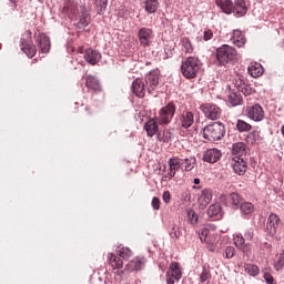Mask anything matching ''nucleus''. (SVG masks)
Returning <instances> with one entry per match:
<instances>
[{
    "instance_id": "obj_1",
    "label": "nucleus",
    "mask_w": 284,
    "mask_h": 284,
    "mask_svg": "<svg viewBox=\"0 0 284 284\" xmlns=\"http://www.w3.org/2000/svg\"><path fill=\"white\" fill-rule=\"evenodd\" d=\"M83 0H69L65 2L64 10L72 14V17L80 14V26L88 28V26H90V11H88L85 4H79Z\"/></svg>"
},
{
    "instance_id": "obj_2",
    "label": "nucleus",
    "mask_w": 284,
    "mask_h": 284,
    "mask_svg": "<svg viewBox=\"0 0 284 284\" xmlns=\"http://www.w3.org/2000/svg\"><path fill=\"white\" fill-rule=\"evenodd\" d=\"M237 59L236 49L229 44H223L216 49V65H227V63H234Z\"/></svg>"
},
{
    "instance_id": "obj_3",
    "label": "nucleus",
    "mask_w": 284,
    "mask_h": 284,
    "mask_svg": "<svg viewBox=\"0 0 284 284\" xmlns=\"http://www.w3.org/2000/svg\"><path fill=\"white\" fill-rule=\"evenodd\" d=\"M223 136H225V125H223L221 122H214L203 129V139H205V141H210L211 143L221 141Z\"/></svg>"
},
{
    "instance_id": "obj_4",
    "label": "nucleus",
    "mask_w": 284,
    "mask_h": 284,
    "mask_svg": "<svg viewBox=\"0 0 284 284\" xmlns=\"http://www.w3.org/2000/svg\"><path fill=\"white\" fill-rule=\"evenodd\" d=\"M201 70V61L197 58L189 57L182 62L181 72L185 79H194Z\"/></svg>"
},
{
    "instance_id": "obj_5",
    "label": "nucleus",
    "mask_w": 284,
    "mask_h": 284,
    "mask_svg": "<svg viewBox=\"0 0 284 284\" xmlns=\"http://www.w3.org/2000/svg\"><path fill=\"white\" fill-rule=\"evenodd\" d=\"M176 105L173 102H169L168 105L163 106L159 112V123L168 125L172 119H174Z\"/></svg>"
},
{
    "instance_id": "obj_6",
    "label": "nucleus",
    "mask_w": 284,
    "mask_h": 284,
    "mask_svg": "<svg viewBox=\"0 0 284 284\" xmlns=\"http://www.w3.org/2000/svg\"><path fill=\"white\" fill-rule=\"evenodd\" d=\"M140 45L143 48H150L152 39H154V31L150 28L143 27L138 32Z\"/></svg>"
},
{
    "instance_id": "obj_7",
    "label": "nucleus",
    "mask_w": 284,
    "mask_h": 284,
    "mask_svg": "<svg viewBox=\"0 0 284 284\" xmlns=\"http://www.w3.org/2000/svg\"><path fill=\"white\" fill-rule=\"evenodd\" d=\"M201 110L206 119H210L211 121H216L217 119H221V108H219L216 104H202Z\"/></svg>"
},
{
    "instance_id": "obj_8",
    "label": "nucleus",
    "mask_w": 284,
    "mask_h": 284,
    "mask_svg": "<svg viewBox=\"0 0 284 284\" xmlns=\"http://www.w3.org/2000/svg\"><path fill=\"white\" fill-rule=\"evenodd\" d=\"M278 225H281V217L274 213H271L266 222V232L268 236H276Z\"/></svg>"
},
{
    "instance_id": "obj_9",
    "label": "nucleus",
    "mask_w": 284,
    "mask_h": 284,
    "mask_svg": "<svg viewBox=\"0 0 284 284\" xmlns=\"http://www.w3.org/2000/svg\"><path fill=\"white\" fill-rule=\"evenodd\" d=\"M213 192L211 189H203L197 197V205L200 210H205L212 203Z\"/></svg>"
},
{
    "instance_id": "obj_10",
    "label": "nucleus",
    "mask_w": 284,
    "mask_h": 284,
    "mask_svg": "<svg viewBox=\"0 0 284 284\" xmlns=\"http://www.w3.org/2000/svg\"><path fill=\"white\" fill-rule=\"evenodd\" d=\"M247 116L252 121L260 122L265 119V111H263V106L260 104H254L253 106L248 108Z\"/></svg>"
},
{
    "instance_id": "obj_11",
    "label": "nucleus",
    "mask_w": 284,
    "mask_h": 284,
    "mask_svg": "<svg viewBox=\"0 0 284 284\" xmlns=\"http://www.w3.org/2000/svg\"><path fill=\"white\" fill-rule=\"evenodd\" d=\"M84 60L90 65H97V63L101 61V53L94 49L89 48L84 53Z\"/></svg>"
},
{
    "instance_id": "obj_12",
    "label": "nucleus",
    "mask_w": 284,
    "mask_h": 284,
    "mask_svg": "<svg viewBox=\"0 0 284 284\" xmlns=\"http://www.w3.org/2000/svg\"><path fill=\"white\" fill-rule=\"evenodd\" d=\"M233 170L239 176H243L247 172V162L243 158L233 159Z\"/></svg>"
},
{
    "instance_id": "obj_13",
    "label": "nucleus",
    "mask_w": 284,
    "mask_h": 284,
    "mask_svg": "<svg viewBox=\"0 0 284 284\" xmlns=\"http://www.w3.org/2000/svg\"><path fill=\"white\" fill-rule=\"evenodd\" d=\"M222 154L219 149H209L203 154V161L206 163H216L221 159Z\"/></svg>"
},
{
    "instance_id": "obj_14",
    "label": "nucleus",
    "mask_w": 284,
    "mask_h": 284,
    "mask_svg": "<svg viewBox=\"0 0 284 284\" xmlns=\"http://www.w3.org/2000/svg\"><path fill=\"white\" fill-rule=\"evenodd\" d=\"M181 165H183V162L179 158H171L169 160V179H174L176 172L181 170Z\"/></svg>"
},
{
    "instance_id": "obj_15",
    "label": "nucleus",
    "mask_w": 284,
    "mask_h": 284,
    "mask_svg": "<svg viewBox=\"0 0 284 284\" xmlns=\"http://www.w3.org/2000/svg\"><path fill=\"white\" fill-rule=\"evenodd\" d=\"M132 92L135 97L143 99L145 97V84L142 79H135L132 83Z\"/></svg>"
},
{
    "instance_id": "obj_16",
    "label": "nucleus",
    "mask_w": 284,
    "mask_h": 284,
    "mask_svg": "<svg viewBox=\"0 0 284 284\" xmlns=\"http://www.w3.org/2000/svg\"><path fill=\"white\" fill-rule=\"evenodd\" d=\"M233 14L237 17H244L247 14V4H245V0H235L233 4Z\"/></svg>"
},
{
    "instance_id": "obj_17",
    "label": "nucleus",
    "mask_w": 284,
    "mask_h": 284,
    "mask_svg": "<svg viewBox=\"0 0 284 284\" xmlns=\"http://www.w3.org/2000/svg\"><path fill=\"white\" fill-rule=\"evenodd\" d=\"M193 124H194V113L190 111L182 113V115L180 116L181 128H184V129L192 128Z\"/></svg>"
},
{
    "instance_id": "obj_18",
    "label": "nucleus",
    "mask_w": 284,
    "mask_h": 284,
    "mask_svg": "<svg viewBox=\"0 0 284 284\" xmlns=\"http://www.w3.org/2000/svg\"><path fill=\"white\" fill-rule=\"evenodd\" d=\"M145 265V258L143 257H135L134 260H132L131 262H129L125 266V270L128 272H136L139 270H141V267H143Z\"/></svg>"
},
{
    "instance_id": "obj_19",
    "label": "nucleus",
    "mask_w": 284,
    "mask_h": 284,
    "mask_svg": "<svg viewBox=\"0 0 284 284\" xmlns=\"http://www.w3.org/2000/svg\"><path fill=\"white\" fill-rule=\"evenodd\" d=\"M145 83L149 92L156 90V85H159V74L155 72H150L146 75Z\"/></svg>"
},
{
    "instance_id": "obj_20",
    "label": "nucleus",
    "mask_w": 284,
    "mask_h": 284,
    "mask_svg": "<svg viewBox=\"0 0 284 284\" xmlns=\"http://www.w3.org/2000/svg\"><path fill=\"white\" fill-rule=\"evenodd\" d=\"M232 154H235L240 159L247 155V145L244 142H235L232 145Z\"/></svg>"
},
{
    "instance_id": "obj_21",
    "label": "nucleus",
    "mask_w": 284,
    "mask_h": 284,
    "mask_svg": "<svg viewBox=\"0 0 284 284\" xmlns=\"http://www.w3.org/2000/svg\"><path fill=\"white\" fill-rule=\"evenodd\" d=\"M216 6L221 8L224 14L234 13V2H232V0H216Z\"/></svg>"
},
{
    "instance_id": "obj_22",
    "label": "nucleus",
    "mask_w": 284,
    "mask_h": 284,
    "mask_svg": "<svg viewBox=\"0 0 284 284\" xmlns=\"http://www.w3.org/2000/svg\"><path fill=\"white\" fill-rule=\"evenodd\" d=\"M231 41L236 48H243L245 45V36L241 30H234Z\"/></svg>"
},
{
    "instance_id": "obj_23",
    "label": "nucleus",
    "mask_w": 284,
    "mask_h": 284,
    "mask_svg": "<svg viewBox=\"0 0 284 284\" xmlns=\"http://www.w3.org/2000/svg\"><path fill=\"white\" fill-rule=\"evenodd\" d=\"M248 74L253 77V79H258V77L263 75V65L258 62H253L248 65Z\"/></svg>"
},
{
    "instance_id": "obj_24",
    "label": "nucleus",
    "mask_w": 284,
    "mask_h": 284,
    "mask_svg": "<svg viewBox=\"0 0 284 284\" xmlns=\"http://www.w3.org/2000/svg\"><path fill=\"white\" fill-rule=\"evenodd\" d=\"M144 130L146 131L148 136H154V134L159 132V124L156 123V120L150 119L145 123Z\"/></svg>"
},
{
    "instance_id": "obj_25",
    "label": "nucleus",
    "mask_w": 284,
    "mask_h": 284,
    "mask_svg": "<svg viewBox=\"0 0 284 284\" xmlns=\"http://www.w3.org/2000/svg\"><path fill=\"white\" fill-rule=\"evenodd\" d=\"M87 88L89 90H93L94 92H101V82L92 75H88L87 79Z\"/></svg>"
},
{
    "instance_id": "obj_26",
    "label": "nucleus",
    "mask_w": 284,
    "mask_h": 284,
    "mask_svg": "<svg viewBox=\"0 0 284 284\" xmlns=\"http://www.w3.org/2000/svg\"><path fill=\"white\" fill-rule=\"evenodd\" d=\"M159 0H145L143 8L148 14H154L159 10Z\"/></svg>"
},
{
    "instance_id": "obj_27",
    "label": "nucleus",
    "mask_w": 284,
    "mask_h": 284,
    "mask_svg": "<svg viewBox=\"0 0 284 284\" xmlns=\"http://www.w3.org/2000/svg\"><path fill=\"white\" fill-rule=\"evenodd\" d=\"M38 41L42 54H48L50 52V38L47 36H40Z\"/></svg>"
},
{
    "instance_id": "obj_28",
    "label": "nucleus",
    "mask_w": 284,
    "mask_h": 284,
    "mask_svg": "<svg viewBox=\"0 0 284 284\" xmlns=\"http://www.w3.org/2000/svg\"><path fill=\"white\" fill-rule=\"evenodd\" d=\"M170 272V276H172V278H174L175 281H181V276H183V273L181 272V267H179V263H171Z\"/></svg>"
},
{
    "instance_id": "obj_29",
    "label": "nucleus",
    "mask_w": 284,
    "mask_h": 284,
    "mask_svg": "<svg viewBox=\"0 0 284 284\" xmlns=\"http://www.w3.org/2000/svg\"><path fill=\"white\" fill-rule=\"evenodd\" d=\"M241 214L247 216L254 212V204L251 202H242L239 206Z\"/></svg>"
},
{
    "instance_id": "obj_30",
    "label": "nucleus",
    "mask_w": 284,
    "mask_h": 284,
    "mask_svg": "<svg viewBox=\"0 0 284 284\" xmlns=\"http://www.w3.org/2000/svg\"><path fill=\"white\" fill-rule=\"evenodd\" d=\"M211 225L204 226L199 233L200 240L202 243H210V236H212Z\"/></svg>"
},
{
    "instance_id": "obj_31",
    "label": "nucleus",
    "mask_w": 284,
    "mask_h": 284,
    "mask_svg": "<svg viewBox=\"0 0 284 284\" xmlns=\"http://www.w3.org/2000/svg\"><path fill=\"white\" fill-rule=\"evenodd\" d=\"M109 262L111 267H113V270H121V267H123V260H121V257L112 253L109 254Z\"/></svg>"
},
{
    "instance_id": "obj_32",
    "label": "nucleus",
    "mask_w": 284,
    "mask_h": 284,
    "mask_svg": "<svg viewBox=\"0 0 284 284\" xmlns=\"http://www.w3.org/2000/svg\"><path fill=\"white\" fill-rule=\"evenodd\" d=\"M229 103L233 108H236V105H241L243 103V97H241V94H237V93H230Z\"/></svg>"
},
{
    "instance_id": "obj_33",
    "label": "nucleus",
    "mask_w": 284,
    "mask_h": 284,
    "mask_svg": "<svg viewBox=\"0 0 284 284\" xmlns=\"http://www.w3.org/2000/svg\"><path fill=\"white\" fill-rule=\"evenodd\" d=\"M230 201L233 206V210H239L241 204L243 203V197L239 195V193H231L230 194Z\"/></svg>"
},
{
    "instance_id": "obj_34",
    "label": "nucleus",
    "mask_w": 284,
    "mask_h": 284,
    "mask_svg": "<svg viewBox=\"0 0 284 284\" xmlns=\"http://www.w3.org/2000/svg\"><path fill=\"white\" fill-rule=\"evenodd\" d=\"M159 141H163V143H170L172 139H174V132L170 130H164L162 133L158 134Z\"/></svg>"
},
{
    "instance_id": "obj_35",
    "label": "nucleus",
    "mask_w": 284,
    "mask_h": 284,
    "mask_svg": "<svg viewBox=\"0 0 284 284\" xmlns=\"http://www.w3.org/2000/svg\"><path fill=\"white\" fill-rule=\"evenodd\" d=\"M94 7L97 10V14H103L108 9V0H94Z\"/></svg>"
},
{
    "instance_id": "obj_36",
    "label": "nucleus",
    "mask_w": 284,
    "mask_h": 284,
    "mask_svg": "<svg viewBox=\"0 0 284 284\" xmlns=\"http://www.w3.org/2000/svg\"><path fill=\"white\" fill-rule=\"evenodd\" d=\"M182 163L184 165L185 172H192L194 170V166L196 165V159L195 158H186L182 160Z\"/></svg>"
},
{
    "instance_id": "obj_37",
    "label": "nucleus",
    "mask_w": 284,
    "mask_h": 284,
    "mask_svg": "<svg viewBox=\"0 0 284 284\" xmlns=\"http://www.w3.org/2000/svg\"><path fill=\"white\" fill-rule=\"evenodd\" d=\"M221 203L211 204L207 209V215L212 219V216H219L221 214Z\"/></svg>"
},
{
    "instance_id": "obj_38",
    "label": "nucleus",
    "mask_w": 284,
    "mask_h": 284,
    "mask_svg": "<svg viewBox=\"0 0 284 284\" xmlns=\"http://www.w3.org/2000/svg\"><path fill=\"white\" fill-rule=\"evenodd\" d=\"M244 270L250 276H258L261 270L255 264H245Z\"/></svg>"
},
{
    "instance_id": "obj_39",
    "label": "nucleus",
    "mask_w": 284,
    "mask_h": 284,
    "mask_svg": "<svg viewBox=\"0 0 284 284\" xmlns=\"http://www.w3.org/2000/svg\"><path fill=\"white\" fill-rule=\"evenodd\" d=\"M212 278V273L210 272V265H204L203 271L200 275L201 283H205Z\"/></svg>"
},
{
    "instance_id": "obj_40",
    "label": "nucleus",
    "mask_w": 284,
    "mask_h": 284,
    "mask_svg": "<svg viewBox=\"0 0 284 284\" xmlns=\"http://www.w3.org/2000/svg\"><path fill=\"white\" fill-rule=\"evenodd\" d=\"M236 128H237L239 132H250L252 130V125H250V123H247L243 120L237 121Z\"/></svg>"
},
{
    "instance_id": "obj_41",
    "label": "nucleus",
    "mask_w": 284,
    "mask_h": 284,
    "mask_svg": "<svg viewBox=\"0 0 284 284\" xmlns=\"http://www.w3.org/2000/svg\"><path fill=\"white\" fill-rule=\"evenodd\" d=\"M274 267L276 270V272H278V270H283L284 267V251H282L277 257V261L274 264Z\"/></svg>"
},
{
    "instance_id": "obj_42",
    "label": "nucleus",
    "mask_w": 284,
    "mask_h": 284,
    "mask_svg": "<svg viewBox=\"0 0 284 284\" xmlns=\"http://www.w3.org/2000/svg\"><path fill=\"white\" fill-rule=\"evenodd\" d=\"M187 217L191 225H196L199 223V215H196V212H194V210H190L187 212Z\"/></svg>"
},
{
    "instance_id": "obj_43",
    "label": "nucleus",
    "mask_w": 284,
    "mask_h": 284,
    "mask_svg": "<svg viewBox=\"0 0 284 284\" xmlns=\"http://www.w3.org/2000/svg\"><path fill=\"white\" fill-rule=\"evenodd\" d=\"M22 50L29 59H32V57H34V54H37L36 47H24V48H22Z\"/></svg>"
},
{
    "instance_id": "obj_44",
    "label": "nucleus",
    "mask_w": 284,
    "mask_h": 284,
    "mask_svg": "<svg viewBox=\"0 0 284 284\" xmlns=\"http://www.w3.org/2000/svg\"><path fill=\"white\" fill-rule=\"evenodd\" d=\"M119 256L121 258H130V256H132V251L128 247H122L119 251Z\"/></svg>"
},
{
    "instance_id": "obj_45",
    "label": "nucleus",
    "mask_w": 284,
    "mask_h": 284,
    "mask_svg": "<svg viewBox=\"0 0 284 284\" xmlns=\"http://www.w3.org/2000/svg\"><path fill=\"white\" fill-rule=\"evenodd\" d=\"M233 241L239 248L245 245V237L243 235H234Z\"/></svg>"
},
{
    "instance_id": "obj_46",
    "label": "nucleus",
    "mask_w": 284,
    "mask_h": 284,
    "mask_svg": "<svg viewBox=\"0 0 284 284\" xmlns=\"http://www.w3.org/2000/svg\"><path fill=\"white\" fill-rule=\"evenodd\" d=\"M171 239H179L181 236V231L179 230V226L174 225L170 232Z\"/></svg>"
},
{
    "instance_id": "obj_47",
    "label": "nucleus",
    "mask_w": 284,
    "mask_h": 284,
    "mask_svg": "<svg viewBox=\"0 0 284 284\" xmlns=\"http://www.w3.org/2000/svg\"><path fill=\"white\" fill-rule=\"evenodd\" d=\"M254 239V229H247L244 233L245 241H252Z\"/></svg>"
},
{
    "instance_id": "obj_48",
    "label": "nucleus",
    "mask_w": 284,
    "mask_h": 284,
    "mask_svg": "<svg viewBox=\"0 0 284 284\" xmlns=\"http://www.w3.org/2000/svg\"><path fill=\"white\" fill-rule=\"evenodd\" d=\"M151 205L153 210H161V200H159V197H153Z\"/></svg>"
},
{
    "instance_id": "obj_49",
    "label": "nucleus",
    "mask_w": 284,
    "mask_h": 284,
    "mask_svg": "<svg viewBox=\"0 0 284 284\" xmlns=\"http://www.w3.org/2000/svg\"><path fill=\"white\" fill-rule=\"evenodd\" d=\"M234 257V247L227 246L225 248V258H233Z\"/></svg>"
},
{
    "instance_id": "obj_50",
    "label": "nucleus",
    "mask_w": 284,
    "mask_h": 284,
    "mask_svg": "<svg viewBox=\"0 0 284 284\" xmlns=\"http://www.w3.org/2000/svg\"><path fill=\"white\" fill-rule=\"evenodd\" d=\"M212 37H214V32H212V30L210 29L204 30V36H203L204 41H210Z\"/></svg>"
},
{
    "instance_id": "obj_51",
    "label": "nucleus",
    "mask_w": 284,
    "mask_h": 284,
    "mask_svg": "<svg viewBox=\"0 0 284 284\" xmlns=\"http://www.w3.org/2000/svg\"><path fill=\"white\" fill-rule=\"evenodd\" d=\"M162 199H163L164 203H170V201H172V194L170 193V191H165L162 194Z\"/></svg>"
},
{
    "instance_id": "obj_52",
    "label": "nucleus",
    "mask_w": 284,
    "mask_h": 284,
    "mask_svg": "<svg viewBox=\"0 0 284 284\" xmlns=\"http://www.w3.org/2000/svg\"><path fill=\"white\" fill-rule=\"evenodd\" d=\"M264 280L267 284H274V276L270 273H264Z\"/></svg>"
},
{
    "instance_id": "obj_53",
    "label": "nucleus",
    "mask_w": 284,
    "mask_h": 284,
    "mask_svg": "<svg viewBox=\"0 0 284 284\" xmlns=\"http://www.w3.org/2000/svg\"><path fill=\"white\" fill-rule=\"evenodd\" d=\"M183 47L185 48V52H192V42L190 40H184Z\"/></svg>"
},
{
    "instance_id": "obj_54",
    "label": "nucleus",
    "mask_w": 284,
    "mask_h": 284,
    "mask_svg": "<svg viewBox=\"0 0 284 284\" xmlns=\"http://www.w3.org/2000/svg\"><path fill=\"white\" fill-rule=\"evenodd\" d=\"M239 250H242L243 254H245L246 256H250V245L248 244H243V246L240 247Z\"/></svg>"
},
{
    "instance_id": "obj_55",
    "label": "nucleus",
    "mask_w": 284,
    "mask_h": 284,
    "mask_svg": "<svg viewBox=\"0 0 284 284\" xmlns=\"http://www.w3.org/2000/svg\"><path fill=\"white\" fill-rule=\"evenodd\" d=\"M166 284H174V280H172L170 273L166 274Z\"/></svg>"
},
{
    "instance_id": "obj_56",
    "label": "nucleus",
    "mask_w": 284,
    "mask_h": 284,
    "mask_svg": "<svg viewBox=\"0 0 284 284\" xmlns=\"http://www.w3.org/2000/svg\"><path fill=\"white\" fill-rule=\"evenodd\" d=\"M193 183H194L195 185H199V184L201 183V179L195 178V179L193 180Z\"/></svg>"
},
{
    "instance_id": "obj_57",
    "label": "nucleus",
    "mask_w": 284,
    "mask_h": 284,
    "mask_svg": "<svg viewBox=\"0 0 284 284\" xmlns=\"http://www.w3.org/2000/svg\"><path fill=\"white\" fill-rule=\"evenodd\" d=\"M193 190H199V186H193Z\"/></svg>"
},
{
    "instance_id": "obj_58",
    "label": "nucleus",
    "mask_w": 284,
    "mask_h": 284,
    "mask_svg": "<svg viewBox=\"0 0 284 284\" xmlns=\"http://www.w3.org/2000/svg\"><path fill=\"white\" fill-rule=\"evenodd\" d=\"M11 1V3H14V1H17V0H10Z\"/></svg>"
}]
</instances>
